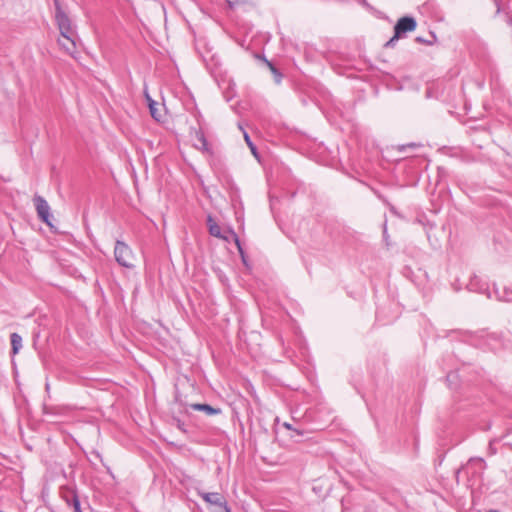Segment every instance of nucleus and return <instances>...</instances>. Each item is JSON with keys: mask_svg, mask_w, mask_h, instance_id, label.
<instances>
[{"mask_svg": "<svg viewBox=\"0 0 512 512\" xmlns=\"http://www.w3.org/2000/svg\"><path fill=\"white\" fill-rule=\"evenodd\" d=\"M416 26L417 22L413 17L404 16L400 18L394 26L393 37L386 42L385 47H394L398 39H400L405 33L414 31Z\"/></svg>", "mask_w": 512, "mask_h": 512, "instance_id": "1", "label": "nucleus"}, {"mask_svg": "<svg viewBox=\"0 0 512 512\" xmlns=\"http://www.w3.org/2000/svg\"><path fill=\"white\" fill-rule=\"evenodd\" d=\"M114 256L116 262L125 268H132L134 265L131 263L133 258L132 249L123 241L117 240L114 248Z\"/></svg>", "mask_w": 512, "mask_h": 512, "instance_id": "2", "label": "nucleus"}, {"mask_svg": "<svg viewBox=\"0 0 512 512\" xmlns=\"http://www.w3.org/2000/svg\"><path fill=\"white\" fill-rule=\"evenodd\" d=\"M34 204L36 207L38 217L47 225H51V223H50V216H51L50 215V206L47 203V201L43 197L36 195L34 197Z\"/></svg>", "mask_w": 512, "mask_h": 512, "instance_id": "3", "label": "nucleus"}, {"mask_svg": "<svg viewBox=\"0 0 512 512\" xmlns=\"http://www.w3.org/2000/svg\"><path fill=\"white\" fill-rule=\"evenodd\" d=\"M200 496L202 497V499L205 502H207L211 505H215L217 507L223 508L225 512H231L230 508L227 505L225 497L223 495H221L220 493L203 492V493H200Z\"/></svg>", "mask_w": 512, "mask_h": 512, "instance_id": "4", "label": "nucleus"}, {"mask_svg": "<svg viewBox=\"0 0 512 512\" xmlns=\"http://www.w3.org/2000/svg\"><path fill=\"white\" fill-rule=\"evenodd\" d=\"M55 20L59 29L73 27L72 22L66 12L62 9L59 0H54Z\"/></svg>", "mask_w": 512, "mask_h": 512, "instance_id": "5", "label": "nucleus"}, {"mask_svg": "<svg viewBox=\"0 0 512 512\" xmlns=\"http://www.w3.org/2000/svg\"><path fill=\"white\" fill-rule=\"evenodd\" d=\"M76 39L77 37L59 38L58 44L70 56L76 53Z\"/></svg>", "mask_w": 512, "mask_h": 512, "instance_id": "6", "label": "nucleus"}, {"mask_svg": "<svg viewBox=\"0 0 512 512\" xmlns=\"http://www.w3.org/2000/svg\"><path fill=\"white\" fill-rule=\"evenodd\" d=\"M207 226L210 235L220 239H227L226 236L222 234L221 227L215 222L211 215L207 217Z\"/></svg>", "mask_w": 512, "mask_h": 512, "instance_id": "7", "label": "nucleus"}, {"mask_svg": "<svg viewBox=\"0 0 512 512\" xmlns=\"http://www.w3.org/2000/svg\"><path fill=\"white\" fill-rule=\"evenodd\" d=\"M190 407L193 410L202 411L206 413L207 415H215L220 413V409L214 408L210 406L209 404H201V403H195L191 404Z\"/></svg>", "mask_w": 512, "mask_h": 512, "instance_id": "8", "label": "nucleus"}, {"mask_svg": "<svg viewBox=\"0 0 512 512\" xmlns=\"http://www.w3.org/2000/svg\"><path fill=\"white\" fill-rule=\"evenodd\" d=\"M62 498L66 502L68 507H70L73 503H75V501L79 500L76 492L69 488L62 490Z\"/></svg>", "mask_w": 512, "mask_h": 512, "instance_id": "9", "label": "nucleus"}, {"mask_svg": "<svg viewBox=\"0 0 512 512\" xmlns=\"http://www.w3.org/2000/svg\"><path fill=\"white\" fill-rule=\"evenodd\" d=\"M195 137L197 141V143L195 144L196 148L202 151H208V143L204 136V133L201 131H196Z\"/></svg>", "mask_w": 512, "mask_h": 512, "instance_id": "10", "label": "nucleus"}, {"mask_svg": "<svg viewBox=\"0 0 512 512\" xmlns=\"http://www.w3.org/2000/svg\"><path fill=\"white\" fill-rule=\"evenodd\" d=\"M12 353L17 354L22 347V337L17 333H12L10 336Z\"/></svg>", "mask_w": 512, "mask_h": 512, "instance_id": "11", "label": "nucleus"}, {"mask_svg": "<svg viewBox=\"0 0 512 512\" xmlns=\"http://www.w3.org/2000/svg\"><path fill=\"white\" fill-rule=\"evenodd\" d=\"M486 466L485 461L482 458H471L467 463V469L474 468L476 470H483Z\"/></svg>", "mask_w": 512, "mask_h": 512, "instance_id": "12", "label": "nucleus"}, {"mask_svg": "<svg viewBox=\"0 0 512 512\" xmlns=\"http://www.w3.org/2000/svg\"><path fill=\"white\" fill-rule=\"evenodd\" d=\"M60 31V38H67V37H77V32L73 27H65L59 29Z\"/></svg>", "mask_w": 512, "mask_h": 512, "instance_id": "13", "label": "nucleus"}, {"mask_svg": "<svg viewBox=\"0 0 512 512\" xmlns=\"http://www.w3.org/2000/svg\"><path fill=\"white\" fill-rule=\"evenodd\" d=\"M267 65L269 66L271 72L273 73L274 80L277 84H279L282 80V74L279 72V70L269 61H266Z\"/></svg>", "mask_w": 512, "mask_h": 512, "instance_id": "14", "label": "nucleus"}, {"mask_svg": "<svg viewBox=\"0 0 512 512\" xmlns=\"http://www.w3.org/2000/svg\"><path fill=\"white\" fill-rule=\"evenodd\" d=\"M495 294L500 301L511 302L512 301V291L504 290L502 294H499L497 290H495Z\"/></svg>", "mask_w": 512, "mask_h": 512, "instance_id": "15", "label": "nucleus"}, {"mask_svg": "<svg viewBox=\"0 0 512 512\" xmlns=\"http://www.w3.org/2000/svg\"><path fill=\"white\" fill-rule=\"evenodd\" d=\"M148 100H149V108H150V113H151V116L158 120V109L156 108V103L151 100L149 97H148Z\"/></svg>", "mask_w": 512, "mask_h": 512, "instance_id": "16", "label": "nucleus"}, {"mask_svg": "<svg viewBox=\"0 0 512 512\" xmlns=\"http://www.w3.org/2000/svg\"><path fill=\"white\" fill-rule=\"evenodd\" d=\"M230 233L232 234V236H233V238H234V241H235V243H236V245H237V248H238V250H239V253H240L241 257H242L243 262H244V263H246L245 256H244V252H243V249H242V247H241L240 240H239V238H238L237 234H236V233H234L233 231H230Z\"/></svg>", "mask_w": 512, "mask_h": 512, "instance_id": "17", "label": "nucleus"}, {"mask_svg": "<svg viewBox=\"0 0 512 512\" xmlns=\"http://www.w3.org/2000/svg\"><path fill=\"white\" fill-rule=\"evenodd\" d=\"M244 139H245V141H246L247 145L249 146V148L251 149V152H252L255 156H257V150H256V147L254 146V144H253V143H252V141L250 140L249 135H248L246 132H244Z\"/></svg>", "mask_w": 512, "mask_h": 512, "instance_id": "18", "label": "nucleus"}, {"mask_svg": "<svg viewBox=\"0 0 512 512\" xmlns=\"http://www.w3.org/2000/svg\"><path fill=\"white\" fill-rule=\"evenodd\" d=\"M70 508L72 509V512H82L81 511V508H80V501H75V503H73Z\"/></svg>", "mask_w": 512, "mask_h": 512, "instance_id": "19", "label": "nucleus"}, {"mask_svg": "<svg viewBox=\"0 0 512 512\" xmlns=\"http://www.w3.org/2000/svg\"><path fill=\"white\" fill-rule=\"evenodd\" d=\"M415 41L418 42V43H424V44H431L432 43L431 40H425V39H423L420 36L416 37Z\"/></svg>", "mask_w": 512, "mask_h": 512, "instance_id": "20", "label": "nucleus"}, {"mask_svg": "<svg viewBox=\"0 0 512 512\" xmlns=\"http://www.w3.org/2000/svg\"><path fill=\"white\" fill-rule=\"evenodd\" d=\"M493 1H494L495 5H496V8H497V9H496V13H497V14H499V13H500V11H501L500 3H499V1H498V0H493Z\"/></svg>", "mask_w": 512, "mask_h": 512, "instance_id": "21", "label": "nucleus"}, {"mask_svg": "<svg viewBox=\"0 0 512 512\" xmlns=\"http://www.w3.org/2000/svg\"><path fill=\"white\" fill-rule=\"evenodd\" d=\"M176 422H177V427L184 431V424L179 419H177Z\"/></svg>", "mask_w": 512, "mask_h": 512, "instance_id": "22", "label": "nucleus"}, {"mask_svg": "<svg viewBox=\"0 0 512 512\" xmlns=\"http://www.w3.org/2000/svg\"><path fill=\"white\" fill-rule=\"evenodd\" d=\"M284 427L290 430L292 429V426L289 423H284Z\"/></svg>", "mask_w": 512, "mask_h": 512, "instance_id": "23", "label": "nucleus"}, {"mask_svg": "<svg viewBox=\"0 0 512 512\" xmlns=\"http://www.w3.org/2000/svg\"><path fill=\"white\" fill-rule=\"evenodd\" d=\"M386 233H387V226H386V223H384L383 234H386Z\"/></svg>", "mask_w": 512, "mask_h": 512, "instance_id": "24", "label": "nucleus"}, {"mask_svg": "<svg viewBox=\"0 0 512 512\" xmlns=\"http://www.w3.org/2000/svg\"><path fill=\"white\" fill-rule=\"evenodd\" d=\"M228 4L230 7H233V3L231 1H228Z\"/></svg>", "mask_w": 512, "mask_h": 512, "instance_id": "25", "label": "nucleus"}, {"mask_svg": "<svg viewBox=\"0 0 512 512\" xmlns=\"http://www.w3.org/2000/svg\"><path fill=\"white\" fill-rule=\"evenodd\" d=\"M408 146H409V147H414V146H415V144L410 143Z\"/></svg>", "mask_w": 512, "mask_h": 512, "instance_id": "26", "label": "nucleus"}]
</instances>
